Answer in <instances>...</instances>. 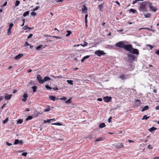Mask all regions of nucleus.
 I'll use <instances>...</instances> for the list:
<instances>
[{
	"label": "nucleus",
	"mask_w": 159,
	"mask_h": 159,
	"mask_svg": "<svg viewBox=\"0 0 159 159\" xmlns=\"http://www.w3.org/2000/svg\"><path fill=\"white\" fill-rule=\"evenodd\" d=\"M124 49L126 51H129V53L139 55V51L138 49L133 48L132 45L129 44H125Z\"/></svg>",
	"instance_id": "f257e3e1"
},
{
	"label": "nucleus",
	"mask_w": 159,
	"mask_h": 159,
	"mask_svg": "<svg viewBox=\"0 0 159 159\" xmlns=\"http://www.w3.org/2000/svg\"><path fill=\"white\" fill-rule=\"evenodd\" d=\"M127 58L128 60V62H132L136 61L138 58V56L136 54H134L133 53H128L127 54Z\"/></svg>",
	"instance_id": "f03ea898"
},
{
	"label": "nucleus",
	"mask_w": 159,
	"mask_h": 159,
	"mask_svg": "<svg viewBox=\"0 0 159 159\" xmlns=\"http://www.w3.org/2000/svg\"><path fill=\"white\" fill-rule=\"evenodd\" d=\"M148 5V2L144 1L142 2L140 4L139 7V10L142 12H146L147 11V5Z\"/></svg>",
	"instance_id": "7ed1b4c3"
},
{
	"label": "nucleus",
	"mask_w": 159,
	"mask_h": 159,
	"mask_svg": "<svg viewBox=\"0 0 159 159\" xmlns=\"http://www.w3.org/2000/svg\"><path fill=\"white\" fill-rule=\"evenodd\" d=\"M125 43V41H120L116 43L115 45L120 48H124Z\"/></svg>",
	"instance_id": "20e7f679"
},
{
	"label": "nucleus",
	"mask_w": 159,
	"mask_h": 159,
	"mask_svg": "<svg viewBox=\"0 0 159 159\" xmlns=\"http://www.w3.org/2000/svg\"><path fill=\"white\" fill-rule=\"evenodd\" d=\"M94 54L100 57L102 56L105 55L106 53L104 52L103 51L98 50L94 52Z\"/></svg>",
	"instance_id": "39448f33"
},
{
	"label": "nucleus",
	"mask_w": 159,
	"mask_h": 159,
	"mask_svg": "<svg viewBox=\"0 0 159 159\" xmlns=\"http://www.w3.org/2000/svg\"><path fill=\"white\" fill-rule=\"evenodd\" d=\"M114 147L116 148L119 149L124 148L123 144L122 143H118L113 144Z\"/></svg>",
	"instance_id": "423d86ee"
},
{
	"label": "nucleus",
	"mask_w": 159,
	"mask_h": 159,
	"mask_svg": "<svg viewBox=\"0 0 159 159\" xmlns=\"http://www.w3.org/2000/svg\"><path fill=\"white\" fill-rule=\"evenodd\" d=\"M129 75L122 74L119 76V78L122 80H125L129 78Z\"/></svg>",
	"instance_id": "0eeeda50"
},
{
	"label": "nucleus",
	"mask_w": 159,
	"mask_h": 159,
	"mask_svg": "<svg viewBox=\"0 0 159 159\" xmlns=\"http://www.w3.org/2000/svg\"><path fill=\"white\" fill-rule=\"evenodd\" d=\"M111 97L106 96L103 97V100L105 102H110L111 99Z\"/></svg>",
	"instance_id": "6e6552de"
},
{
	"label": "nucleus",
	"mask_w": 159,
	"mask_h": 159,
	"mask_svg": "<svg viewBox=\"0 0 159 159\" xmlns=\"http://www.w3.org/2000/svg\"><path fill=\"white\" fill-rule=\"evenodd\" d=\"M37 80L40 84H42V82L43 81L41 76L39 75H38L37 77Z\"/></svg>",
	"instance_id": "1a4fd4ad"
},
{
	"label": "nucleus",
	"mask_w": 159,
	"mask_h": 159,
	"mask_svg": "<svg viewBox=\"0 0 159 159\" xmlns=\"http://www.w3.org/2000/svg\"><path fill=\"white\" fill-rule=\"evenodd\" d=\"M134 103L135 106L137 107H139L140 106L141 104V102L140 100L139 99H136Z\"/></svg>",
	"instance_id": "9d476101"
},
{
	"label": "nucleus",
	"mask_w": 159,
	"mask_h": 159,
	"mask_svg": "<svg viewBox=\"0 0 159 159\" xmlns=\"http://www.w3.org/2000/svg\"><path fill=\"white\" fill-rule=\"evenodd\" d=\"M104 3V2H103V3H101L100 5L98 6V8L99 11L101 12L103 11V9Z\"/></svg>",
	"instance_id": "9b49d317"
},
{
	"label": "nucleus",
	"mask_w": 159,
	"mask_h": 159,
	"mask_svg": "<svg viewBox=\"0 0 159 159\" xmlns=\"http://www.w3.org/2000/svg\"><path fill=\"white\" fill-rule=\"evenodd\" d=\"M23 98L22 99V100L23 102H25L27 100L28 95L27 93H25L23 95Z\"/></svg>",
	"instance_id": "f8f14e48"
},
{
	"label": "nucleus",
	"mask_w": 159,
	"mask_h": 159,
	"mask_svg": "<svg viewBox=\"0 0 159 159\" xmlns=\"http://www.w3.org/2000/svg\"><path fill=\"white\" fill-rule=\"evenodd\" d=\"M12 96V95H9L8 93H6L5 96V98L7 100H8L10 99Z\"/></svg>",
	"instance_id": "ddd939ff"
},
{
	"label": "nucleus",
	"mask_w": 159,
	"mask_h": 159,
	"mask_svg": "<svg viewBox=\"0 0 159 159\" xmlns=\"http://www.w3.org/2000/svg\"><path fill=\"white\" fill-rule=\"evenodd\" d=\"M23 56V54L22 53H20L17 55L15 57L14 59L15 60H17L21 58Z\"/></svg>",
	"instance_id": "4468645a"
},
{
	"label": "nucleus",
	"mask_w": 159,
	"mask_h": 159,
	"mask_svg": "<svg viewBox=\"0 0 159 159\" xmlns=\"http://www.w3.org/2000/svg\"><path fill=\"white\" fill-rule=\"evenodd\" d=\"M51 80V78L48 76H45L44 79L42 80V83L43 84L45 82Z\"/></svg>",
	"instance_id": "2eb2a0df"
},
{
	"label": "nucleus",
	"mask_w": 159,
	"mask_h": 159,
	"mask_svg": "<svg viewBox=\"0 0 159 159\" xmlns=\"http://www.w3.org/2000/svg\"><path fill=\"white\" fill-rule=\"evenodd\" d=\"M128 69L130 70H132L134 68V67L132 65V64L131 62L128 65Z\"/></svg>",
	"instance_id": "dca6fc26"
},
{
	"label": "nucleus",
	"mask_w": 159,
	"mask_h": 159,
	"mask_svg": "<svg viewBox=\"0 0 159 159\" xmlns=\"http://www.w3.org/2000/svg\"><path fill=\"white\" fill-rule=\"evenodd\" d=\"M105 139V138L102 137H100L98 139H96L95 140V142H97L98 141H102L104 140Z\"/></svg>",
	"instance_id": "f3484780"
},
{
	"label": "nucleus",
	"mask_w": 159,
	"mask_h": 159,
	"mask_svg": "<svg viewBox=\"0 0 159 159\" xmlns=\"http://www.w3.org/2000/svg\"><path fill=\"white\" fill-rule=\"evenodd\" d=\"M149 109V107L148 106L146 105L142 109V111H145Z\"/></svg>",
	"instance_id": "a211bd4d"
},
{
	"label": "nucleus",
	"mask_w": 159,
	"mask_h": 159,
	"mask_svg": "<svg viewBox=\"0 0 159 159\" xmlns=\"http://www.w3.org/2000/svg\"><path fill=\"white\" fill-rule=\"evenodd\" d=\"M106 126V125L105 124V123H100L99 125V127L100 128H103L105 127Z\"/></svg>",
	"instance_id": "6ab92c4d"
},
{
	"label": "nucleus",
	"mask_w": 159,
	"mask_h": 159,
	"mask_svg": "<svg viewBox=\"0 0 159 159\" xmlns=\"http://www.w3.org/2000/svg\"><path fill=\"white\" fill-rule=\"evenodd\" d=\"M157 128L156 127H152L151 128H150V129H149V131L152 132V131H155L157 129Z\"/></svg>",
	"instance_id": "aec40b11"
},
{
	"label": "nucleus",
	"mask_w": 159,
	"mask_h": 159,
	"mask_svg": "<svg viewBox=\"0 0 159 159\" xmlns=\"http://www.w3.org/2000/svg\"><path fill=\"white\" fill-rule=\"evenodd\" d=\"M147 2H148V5H148V7H149L150 9L151 8L153 7V6H152V2H150L148 1H147Z\"/></svg>",
	"instance_id": "412c9836"
},
{
	"label": "nucleus",
	"mask_w": 159,
	"mask_h": 159,
	"mask_svg": "<svg viewBox=\"0 0 159 159\" xmlns=\"http://www.w3.org/2000/svg\"><path fill=\"white\" fill-rule=\"evenodd\" d=\"M137 12V11L135 9L133 8H131L129 9V12L130 13L133 12V13H135Z\"/></svg>",
	"instance_id": "4be33fe9"
},
{
	"label": "nucleus",
	"mask_w": 159,
	"mask_h": 159,
	"mask_svg": "<svg viewBox=\"0 0 159 159\" xmlns=\"http://www.w3.org/2000/svg\"><path fill=\"white\" fill-rule=\"evenodd\" d=\"M50 110V107L49 106H48L47 108L43 109V111L45 112L49 111Z\"/></svg>",
	"instance_id": "5701e85b"
},
{
	"label": "nucleus",
	"mask_w": 159,
	"mask_h": 159,
	"mask_svg": "<svg viewBox=\"0 0 159 159\" xmlns=\"http://www.w3.org/2000/svg\"><path fill=\"white\" fill-rule=\"evenodd\" d=\"M49 98L50 100L53 101H55L56 99V97L53 96H49Z\"/></svg>",
	"instance_id": "b1692460"
},
{
	"label": "nucleus",
	"mask_w": 159,
	"mask_h": 159,
	"mask_svg": "<svg viewBox=\"0 0 159 159\" xmlns=\"http://www.w3.org/2000/svg\"><path fill=\"white\" fill-rule=\"evenodd\" d=\"M39 116V113L37 111H34V114L33 115V116L34 117H37Z\"/></svg>",
	"instance_id": "393cba45"
},
{
	"label": "nucleus",
	"mask_w": 159,
	"mask_h": 159,
	"mask_svg": "<svg viewBox=\"0 0 159 159\" xmlns=\"http://www.w3.org/2000/svg\"><path fill=\"white\" fill-rule=\"evenodd\" d=\"M23 120L21 119H19L17 120L16 123L17 124H20L22 123Z\"/></svg>",
	"instance_id": "a878e982"
},
{
	"label": "nucleus",
	"mask_w": 159,
	"mask_h": 159,
	"mask_svg": "<svg viewBox=\"0 0 159 159\" xmlns=\"http://www.w3.org/2000/svg\"><path fill=\"white\" fill-rule=\"evenodd\" d=\"M29 11H27L25 12L23 14V16L24 17L26 16H28L29 15Z\"/></svg>",
	"instance_id": "bb28decb"
},
{
	"label": "nucleus",
	"mask_w": 159,
	"mask_h": 159,
	"mask_svg": "<svg viewBox=\"0 0 159 159\" xmlns=\"http://www.w3.org/2000/svg\"><path fill=\"white\" fill-rule=\"evenodd\" d=\"M20 3V2L19 1L17 0H16L15 3V6L17 7V6H18L19 5Z\"/></svg>",
	"instance_id": "cd10ccee"
},
{
	"label": "nucleus",
	"mask_w": 159,
	"mask_h": 159,
	"mask_svg": "<svg viewBox=\"0 0 159 159\" xmlns=\"http://www.w3.org/2000/svg\"><path fill=\"white\" fill-rule=\"evenodd\" d=\"M32 89H33V91L34 93H35L36 91V89H37V87L36 86H34L32 87Z\"/></svg>",
	"instance_id": "c85d7f7f"
},
{
	"label": "nucleus",
	"mask_w": 159,
	"mask_h": 159,
	"mask_svg": "<svg viewBox=\"0 0 159 159\" xmlns=\"http://www.w3.org/2000/svg\"><path fill=\"white\" fill-rule=\"evenodd\" d=\"M145 16L146 18H149L151 16V14L150 13H148L145 15Z\"/></svg>",
	"instance_id": "c756f323"
},
{
	"label": "nucleus",
	"mask_w": 159,
	"mask_h": 159,
	"mask_svg": "<svg viewBox=\"0 0 159 159\" xmlns=\"http://www.w3.org/2000/svg\"><path fill=\"white\" fill-rule=\"evenodd\" d=\"M52 125H59V126H61L62 125V124L60 123L59 122H56L54 123H52L51 124Z\"/></svg>",
	"instance_id": "7c9ffc66"
},
{
	"label": "nucleus",
	"mask_w": 159,
	"mask_h": 159,
	"mask_svg": "<svg viewBox=\"0 0 159 159\" xmlns=\"http://www.w3.org/2000/svg\"><path fill=\"white\" fill-rule=\"evenodd\" d=\"M71 98H69L67 100H66L65 101L66 103L67 104V103H70L71 102Z\"/></svg>",
	"instance_id": "2f4dec72"
},
{
	"label": "nucleus",
	"mask_w": 159,
	"mask_h": 159,
	"mask_svg": "<svg viewBox=\"0 0 159 159\" xmlns=\"http://www.w3.org/2000/svg\"><path fill=\"white\" fill-rule=\"evenodd\" d=\"M43 47V45H41V44H40V45H39V46H37L36 48V50H39L40 49H41V48H42Z\"/></svg>",
	"instance_id": "473e14b6"
},
{
	"label": "nucleus",
	"mask_w": 159,
	"mask_h": 159,
	"mask_svg": "<svg viewBox=\"0 0 159 159\" xmlns=\"http://www.w3.org/2000/svg\"><path fill=\"white\" fill-rule=\"evenodd\" d=\"M150 117V116H149L148 117H147L146 115H144L143 117L142 118V120H148V119Z\"/></svg>",
	"instance_id": "72a5a7b5"
},
{
	"label": "nucleus",
	"mask_w": 159,
	"mask_h": 159,
	"mask_svg": "<svg viewBox=\"0 0 159 159\" xmlns=\"http://www.w3.org/2000/svg\"><path fill=\"white\" fill-rule=\"evenodd\" d=\"M51 77H52L55 79L56 78H62L63 77L61 76H55L53 75H51L50 76Z\"/></svg>",
	"instance_id": "f704fd0d"
},
{
	"label": "nucleus",
	"mask_w": 159,
	"mask_h": 159,
	"mask_svg": "<svg viewBox=\"0 0 159 159\" xmlns=\"http://www.w3.org/2000/svg\"><path fill=\"white\" fill-rule=\"evenodd\" d=\"M9 120V119L8 117H7L4 120L2 121V123L3 124H5L7 123Z\"/></svg>",
	"instance_id": "c9c22d12"
},
{
	"label": "nucleus",
	"mask_w": 159,
	"mask_h": 159,
	"mask_svg": "<svg viewBox=\"0 0 159 159\" xmlns=\"http://www.w3.org/2000/svg\"><path fill=\"white\" fill-rule=\"evenodd\" d=\"M51 119H48L47 120H44L43 121V123L45 124H46L47 123H49L51 122Z\"/></svg>",
	"instance_id": "e433bc0d"
},
{
	"label": "nucleus",
	"mask_w": 159,
	"mask_h": 159,
	"mask_svg": "<svg viewBox=\"0 0 159 159\" xmlns=\"http://www.w3.org/2000/svg\"><path fill=\"white\" fill-rule=\"evenodd\" d=\"M83 7H84V8H82V11L83 12H84L85 10H86V11L87 10V8L86 7V6L85 5H83Z\"/></svg>",
	"instance_id": "4c0bfd02"
},
{
	"label": "nucleus",
	"mask_w": 159,
	"mask_h": 159,
	"mask_svg": "<svg viewBox=\"0 0 159 159\" xmlns=\"http://www.w3.org/2000/svg\"><path fill=\"white\" fill-rule=\"evenodd\" d=\"M150 9L152 11L154 12H156L157 10V8L156 7H153V8H150Z\"/></svg>",
	"instance_id": "58836bf2"
},
{
	"label": "nucleus",
	"mask_w": 159,
	"mask_h": 159,
	"mask_svg": "<svg viewBox=\"0 0 159 159\" xmlns=\"http://www.w3.org/2000/svg\"><path fill=\"white\" fill-rule=\"evenodd\" d=\"M67 82L69 84L72 85L73 84V81L72 80H67Z\"/></svg>",
	"instance_id": "ea45409f"
},
{
	"label": "nucleus",
	"mask_w": 159,
	"mask_h": 159,
	"mask_svg": "<svg viewBox=\"0 0 159 159\" xmlns=\"http://www.w3.org/2000/svg\"><path fill=\"white\" fill-rule=\"evenodd\" d=\"M66 32L67 34L66 35V37H68L70 35V34L71 33V32L70 31L67 30Z\"/></svg>",
	"instance_id": "a19ab883"
},
{
	"label": "nucleus",
	"mask_w": 159,
	"mask_h": 159,
	"mask_svg": "<svg viewBox=\"0 0 159 159\" xmlns=\"http://www.w3.org/2000/svg\"><path fill=\"white\" fill-rule=\"evenodd\" d=\"M19 143V140L18 139H16L15 140L14 144L16 145Z\"/></svg>",
	"instance_id": "79ce46f5"
},
{
	"label": "nucleus",
	"mask_w": 159,
	"mask_h": 159,
	"mask_svg": "<svg viewBox=\"0 0 159 159\" xmlns=\"http://www.w3.org/2000/svg\"><path fill=\"white\" fill-rule=\"evenodd\" d=\"M33 118V117L32 116H29L26 119V121L29 120H30Z\"/></svg>",
	"instance_id": "37998d69"
},
{
	"label": "nucleus",
	"mask_w": 159,
	"mask_h": 159,
	"mask_svg": "<svg viewBox=\"0 0 159 159\" xmlns=\"http://www.w3.org/2000/svg\"><path fill=\"white\" fill-rule=\"evenodd\" d=\"M84 44H80V45H81L82 47H84L88 45V43L86 41L84 42Z\"/></svg>",
	"instance_id": "c03bdc74"
},
{
	"label": "nucleus",
	"mask_w": 159,
	"mask_h": 159,
	"mask_svg": "<svg viewBox=\"0 0 159 159\" xmlns=\"http://www.w3.org/2000/svg\"><path fill=\"white\" fill-rule=\"evenodd\" d=\"M11 29L9 28L8 29V31L7 32V34L8 35H10V34H11Z\"/></svg>",
	"instance_id": "a18cd8bd"
},
{
	"label": "nucleus",
	"mask_w": 159,
	"mask_h": 159,
	"mask_svg": "<svg viewBox=\"0 0 159 159\" xmlns=\"http://www.w3.org/2000/svg\"><path fill=\"white\" fill-rule=\"evenodd\" d=\"M45 87L47 89L49 90L52 89V88L50 87L48 85H45Z\"/></svg>",
	"instance_id": "49530a36"
},
{
	"label": "nucleus",
	"mask_w": 159,
	"mask_h": 159,
	"mask_svg": "<svg viewBox=\"0 0 159 159\" xmlns=\"http://www.w3.org/2000/svg\"><path fill=\"white\" fill-rule=\"evenodd\" d=\"M146 29V30H149L151 31H153V30H152V29H149V28H147V27L141 28L140 29Z\"/></svg>",
	"instance_id": "de8ad7c7"
},
{
	"label": "nucleus",
	"mask_w": 159,
	"mask_h": 159,
	"mask_svg": "<svg viewBox=\"0 0 159 159\" xmlns=\"http://www.w3.org/2000/svg\"><path fill=\"white\" fill-rule=\"evenodd\" d=\"M39 7H40L39 6H37L33 10V11H35L38 10Z\"/></svg>",
	"instance_id": "09e8293b"
},
{
	"label": "nucleus",
	"mask_w": 159,
	"mask_h": 159,
	"mask_svg": "<svg viewBox=\"0 0 159 159\" xmlns=\"http://www.w3.org/2000/svg\"><path fill=\"white\" fill-rule=\"evenodd\" d=\"M27 154V152H24L22 153L21 155L24 156L26 157Z\"/></svg>",
	"instance_id": "8fccbe9b"
},
{
	"label": "nucleus",
	"mask_w": 159,
	"mask_h": 159,
	"mask_svg": "<svg viewBox=\"0 0 159 159\" xmlns=\"http://www.w3.org/2000/svg\"><path fill=\"white\" fill-rule=\"evenodd\" d=\"M60 99L61 100H63L64 101H65L67 99V98H66V97H64L63 98H60Z\"/></svg>",
	"instance_id": "3c124183"
},
{
	"label": "nucleus",
	"mask_w": 159,
	"mask_h": 159,
	"mask_svg": "<svg viewBox=\"0 0 159 159\" xmlns=\"http://www.w3.org/2000/svg\"><path fill=\"white\" fill-rule=\"evenodd\" d=\"M32 36H33V34H29V36H28L27 39H30L31 37H32Z\"/></svg>",
	"instance_id": "603ef678"
},
{
	"label": "nucleus",
	"mask_w": 159,
	"mask_h": 159,
	"mask_svg": "<svg viewBox=\"0 0 159 159\" xmlns=\"http://www.w3.org/2000/svg\"><path fill=\"white\" fill-rule=\"evenodd\" d=\"M7 4V2H5L3 4L2 6V7L3 8L6 6Z\"/></svg>",
	"instance_id": "864d4df0"
},
{
	"label": "nucleus",
	"mask_w": 159,
	"mask_h": 159,
	"mask_svg": "<svg viewBox=\"0 0 159 159\" xmlns=\"http://www.w3.org/2000/svg\"><path fill=\"white\" fill-rule=\"evenodd\" d=\"M148 148L150 149H152L153 148V147L151 146V145L149 144L148 146Z\"/></svg>",
	"instance_id": "5fc2aeb1"
},
{
	"label": "nucleus",
	"mask_w": 159,
	"mask_h": 159,
	"mask_svg": "<svg viewBox=\"0 0 159 159\" xmlns=\"http://www.w3.org/2000/svg\"><path fill=\"white\" fill-rule=\"evenodd\" d=\"M23 143V141L22 140H19V144L20 145H22Z\"/></svg>",
	"instance_id": "6e6d98bb"
},
{
	"label": "nucleus",
	"mask_w": 159,
	"mask_h": 159,
	"mask_svg": "<svg viewBox=\"0 0 159 159\" xmlns=\"http://www.w3.org/2000/svg\"><path fill=\"white\" fill-rule=\"evenodd\" d=\"M33 29L32 28H30V27H27V28H24V30H27V29H29V31H30V30H32V29Z\"/></svg>",
	"instance_id": "4d7b16f0"
},
{
	"label": "nucleus",
	"mask_w": 159,
	"mask_h": 159,
	"mask_svg": "<svg viewBox=\"0 0 159 159\" xmlns=\"http://www.w3.org/2000/svg\"><path fill=\"white\" fill-rule=\"evenodd\" d=\"M88 16V15L87 14H86L85 15V21H87V18Z\"/></svg>",
	"instance_id": "13d9d810"
},
{
	"label": "nucleus",
	"mask_w": 159,
	"mask_h": 159,
	"mask_svg": "<svg viewBox=\"0 0 159 159\" xmlns=\"http://www.w3.org/2000/svg\"><path fill=\"white\" fill-rule=\"evenodd\" d=\"M13 25H13V23H11L9 25V28H11H11L13 27Z\"/></svg>",
	"instance_id": "bf43d9fd"
},
{
	"label": "nucleus",
	"mask_w": 159,
	"mask_h": 159,
	"mask_svg": "<svg viewBox=\"0 0 159 159\" xmlns=\"http://www.w3.org/2000/svg\"><path fill=\"white\" fill-rule=\"evenodd\" d=\"M112 118V117L111 116L108 119V122L109 123H110L111 122V120Z\"/></svg>",
	"instance_id": "052dcab7"
},
{
	"label": "nucleus",
	"mask_w": 159,
	"mask_h": 159,
	"mask_svg": "<svg viewBox=\"0 0 159 159\" xmlns=\"http://www.w3.org/2000/svg\"><path fill=\"white\" fill-rule=\"evenodd\" d=\"M115 3L117 4L118 6H119L120 7V3L118 2V1H116L115 2Z\"/></svg>",
	"instance_id": "680f3d73"
},
{
	"label": "nucleus",
	"mask_w": 159,
	"mask_h": 159,
	"mask_svg": "<svg viewBox=\"0 0 159 159\" xmlns=\"http://www.w3.org/2000/svg\"><path fill=\"white\" fill-rule=\"evenodd\" d=\"M90 57L89 55H87L86 56H84L83 58L85 60L86 59L89 58Z\"/></svg>",
	"instance_id": "e2e57ef3"
},
{
	"label": "nucleus",
	"mask_w": 159,
	"mask_h": 159,
	"mask_svg": "<svg viewBox=\"0 0 159 159\" xmlns=\"http://www.w3.org/2000/svg\"><path fill=\"white\" fill-rule=\"evenodd\" d=\"M147 46L150 47V49H152L153 47L151 45V44H148L147 45Z\"/></svg>",
	"instance_id": "0e129e2a"
},
{
	"label": "nucleus",
	"mask_w": 159,
	"mask_h": 159,
	"mask_svg": "<svg viewBox=\"0 0 159 159\" xmlns=\"http://www.w3.org/2000/svg\"><path fill=\"white\" fill-rule=\"evenodd\" d=\"M31 14L32 16H35L36 14V13L33 11L31 13Z\"/></svg>",
	"instance_id": "69168bd1"
},
{
	"label": "nucleus",
	"mask_w": 159,
	"mask_h": 159,
	"mask_svg": "<svg viewBox=\"0 0 159 159\" xmlns=\"http://www.w3.org/2000/svg\"><path fill=\"white\" fill-rule=\"evenodd\" d=\"M138 1V0H135V1H133V2H132V4H135V3H136Z\"/></svg>",
	"instance_id": "338daca9"
},
{
	"label": "nucleus",
	"mask_w": 159,
	"mask_h": 159,
	"mask_svg": "<svg viewBox=\"0 0 159 159\" xmlns=\"http://www.w3.org/2000/svg\"><path fill=\"white\" fill-rule=\"evenodd\" d=\"M155 53L159 55V49Z\"/></svg>",
	"instance_id": "774afa93"
}]
</instances>
